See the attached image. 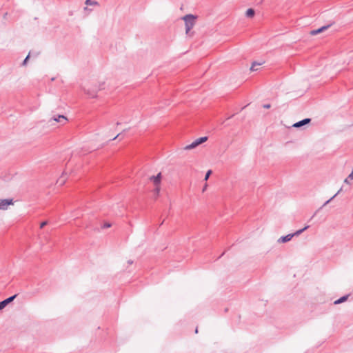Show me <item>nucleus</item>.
Segmentation results:
<instances>
[{"label":"nucleus","mask_w":353,"mask_h":353,"mask_svg":"<svg viewBox=\"0 0 353 353\" xmlns=\"http://www.w3.org/2000/svg\"><path fill=\"white\" fill-rule=\"evenodd\" d=\"M196 16L189 14L185 15L182 19L185 21V32L188 34L195 24Z\"/></svg>","instance_id":"f257e3e1"},{"label":"nucleus","mask_w":353,"mask_h":353,"mask_svg":"<svg viewBox=\"0 0 353 353\" xmlns=\"http://www.w3.org/2000/svg\"><path fill=\"white\" fill-rule=\"evenodd\" d=\"M104 89V82H101L99 83L98 88H93L91 89H85L84 88V92L87 94L90 97L94 98L97 97V92L98 90H101Z\"/></svg>","instance_id":"f03ea898"},{"label":"nucleus","mask_w":353,"mask_h":353,"mask_svg":"<svg viewBox=\"0 0 353 353\" xmlns=\"http://www.w3.org/2000/svg\"><path fill=\"white\" fill-rule=\"evenodd\" d=\"M207 140H208L207 137H200V138L196 139L194 141H193L191 144H189V145L185 146L183 148V149L185 150L194 149V148H196L198 145H199L200 144L205 142Z\"/></svg>","instance_id":"7ed1b4c3"},{"label":"nucleus","mask_w":353,"mask_h":353,"mask_svg":"<svg viewBox=\"0 0 353 353\" xmlns=\"http://www.w3.org/2000/svg\"><path fill=\"white\" fill-rule=\"evenodd\" d=\"M10 205H14L12 199H0V210H6Z\"/></svg>","instance_id":"20e7f679"},{"label":"nucleus","mask_w":353,"mask_h":353,"mask_svg":"<svg viewBox=\"0 0 353 353\" xmlns=\"http://www.w3.org/2000/svg\"><path fill=\"white\" fill-rule=\"evenodd\" d=\"M17 297V294L11 296L2 301H0V310H3L8 304L11 303Z\"/></svg>","instance_id":"39448f33"},{"label":"nucleus","mask_w":353,"mask_h":353,"mask_svg":"<svg viewBox=\"0 0 353 353\" xmlns=\"http://www.w3.org/2000/svg\"><path fill=\"white\" fill-rule=\"evenodd\" d=\"M293 238V234H288L285 236H281L278 240H277V243H287L290 241H291V239Z\"/></svg>","instance_id":"423d86ee"},{"label":"nucleus","mask_w":353,"mask_h":353,"mask_svg":"<svg viewBox=\"0 0 353 353\" xmlns=\"http://www.w3.org/2000/svg\"><path fill=\"white\" fill-rule=\"evenodd\" d=\"M150 180L153 181L155 185H159L161 180V173L159 172L157 176H150Z\"/></svg>","instance_id":"0eeeda50"},{"label":"nucleus","mask_w":353,"mask_h":353,"mask_svg":"<svg viewBox=\"0 0 353 353\" xmlns=\"http://www.w3.org/2000/svg\"><path fill=\"white\" fill-rule=\"evenodd\" d=\"M311 121V119H309V118H306V119H304L301 121H299L296 123H295L294 125H293V127L294 128H300L304 125H306L307 123H309Z\"/></svg>","instance_id":"6e6552de"},{"label":"nucleus","mask_w":353,"mask_h":353,"mask_svg":"<svg viewBox=\"0 0 353 353\" xmlns=\"http://www.w3.org/2000/svg\"><path fill=\"white\" fill-rule=\"evenodd\" d=\"M330 26V25H327V26H322L318 29L311 30L310 34L316 35V34L321 33V32H323L324 30H327Z\"/></svg>","instance_id":"1a4fd4ad"},{"label":"nucleus","mask_w":353,"mask_h":353,"mask_svg":"<svg viewBox=\"0 0 353 353\" xmlns=\"http://www.w3.org/2000/svg\"><path fill=\"white\" fill-rule=\"evenodd\" d=\"M66 174H67L66 172H63L62 176L59 179H57V184H58L59 186L63 185L65 183V181H66V176H65Z\"/></svg>","instance_id":"9d476101"},{"label":"nucleus","mask_w":353,"mask_h":353,"mask_svg":"<svg viewBox=\"0 0 353 353\" xmlns=\"http://www.w3.org/2000/svg\"><path fill=\"white\" fill-rule=\"evenodd\" d=\"M53 120L57 122L65 123L68 120L64 115H58L57 117H53Z\"/></svg>","instance_id":"9b49d317"},{"label":"nucleus","mask_w":353,"mask_h":353,"mask_svg":"<svg viewBox=\"0 0 353 353\" xmlns=\"http://www.w3.org/2000/svg\"><path fill=\"white\" fill-rule=\"evenodd\" d=\"M348 297H349V294L343 296L342 297H341L339 299L336 300L334 302V304L338 305V304L342 303L346 301L347 300Z\"/></svg>","instance_id":"f8f14e48"},{"label":"nucleus","mask_w":353,"mask_h":353,"mask_svg":"<svg viewBox=\"0 0 353 353\" xmlns=\"http://www.w3.org/2000/svg\"><path fill=\"white\" fill-rule=\"evenodd\" d=\"M310 226L309 225H306L302 229H300L297 231H296L294 233H292L291 234H293V237L294 236H299L303 232H304L305 230H307Z\"/></svg>","instance_id":"ddd939ff"},{"label":"nucleus","mask_w":353,"mask_h":353,"mask_svg":"<svg viewBox=\"0 0 353 353\" xmlns=\"http://www.w3.org/2000/svg\"><path fill=\"white\" fill-rule=\"evenodd\" d=\"M254 13H255V12L252 8H249L247 10L245 15L247 17L251 18V17H254Z\"/></svg>","instance_id":"4468645a"},{"label":"nucleus","mask_w":353,"mask_h":353,"mask_svg":"<svg viewBox=\"0 0 353 353\" xmlns=\"http://www.w3.org/2000/svg\"><path fill=\"white\" fill-rule=\"evenodd\" d=\"M341 191V188L332 196L331 197L329 200H327V201H325L324 203V204L320 208V210L322 209V208H323L324 206H325L327 204H328L334 197H336L338 194Z\"/></svg>","instance_id":"2eb2a0df"},{"label":"nucleus","mask_w":353,"mask_h":353,"mask_svg":"<svg viewBox=\"0 0 353 353\" xmlns=\"http://www.w3.org/2000/svg\"><path fill=\"white\" fill-rule=\"evenodd\" d=\"M262 63H258V62H254L250 68V70H252V71H256L257 70V69L255 68L256 66H259L261 65Z\"/></svg>","instance_id":"dca6fc26"},{"label":"nucleus","mask_w":353,"mask_h":353,"mask_svg":"<svg viewBox=\"0 0 353 353\" xmlns=\"http://www.w3.org/2000/svg\"><path fill=\"white\" fill-rule=\"evenodd\" d=\"M85 3L86 5H96V4H97V2L92 1V0H85Z\"/></svg>","instance_id":"f3484780"},{"label":"nucleus","mask_w":353,"mask_h":353,"mask_svg":"<svg viewBox=\"0 0 353 353\" xmlns=\"http://www.w3.org/2000/svg\"><path fill=\"white\" fill-rule=\"evenodd\" d=\"M211 174H212V170H209L206 172V174H205V176L204 180H205V181H207V180L209 179L210 176L211 175Z\"/></svg>","instance_id":"a211bd4d"},{"label":"nucleus","mask_w":353,"mask_h":353,"mask_svg":"<svg viewBox=\"0 0 353 353\" xmlns=\"http://www.w3.org/2000/svg\"><path fill=\"white\" fill-rule=\"evenodd\" d=\"M30 58V54H28V55L25 58V59L23 60V63H22V65H26L27 64V62H28V60Z\"/></svg>","instance_id":"6ab92c4d"},{"label":"nucleus","mask_w":353,"mask_h":353,"mask_svg":"<svg viewBox=\"0 0 353 353\" xmlns=\"http://www.w3.org/2000/svg\"><path fill=\"white\" fill-rule=\"evenodd\" d=\"M154 192L157 194V196L159 194L160 188L159 185H156V188H154Z\"/></svg>","instance_id":"aec40b11"},{"label":"nucleus","mask_w":353,"mask_h":353,"mask_svg":"<svg viewBox=\"0 0 353 353\" xmlns=\"http://www.w3.org/2000/svg\"><path fill=\"white\" fill-rule=\"evenodd\" d=\"M48 224V222L47 221H43L40 224V228H43L45 225H46Z\"/></svg>","instance_id":"412c9836"},{"label":"nucleus","mask_w":353,"mask_h":353,"mask_svg":"<svg viewBox=\"0 0 353 353\" xmlns=\"http://www.w3.org/2000/svg\"><path fill=\"white\" fill-rule=\"evenodd\" d=\"M111 226V224L109 223H106L103 225V228H108Z\"/></svg>","instance_id":"4be33fe9"},{"label":"nucleus","mask_w":353,"mask_h":353,"mask_svg":"<svg viewBox=\"0 0 353 353\" xmlns=\"http://www.w3.org/2000/svg\"><path fill=\"white\" fill-rule=\"evenodd\" d=\"M263 108L268 109L270 108V104H265V105H263Z\"/></svg>","instance_id":"5701e85b"},{"label":"nucleus","mask_w":353,"mask_h":353,"mask_svg":"<svg viewBox=\"0 0 353 353\" xmlns=\"http://www.w3.org/2000/svg\"><path fill=\"white\" fill-rule=\"evenodd\" d=\"M121 133L118 134L115 137H114V138L112 139V140H115L116 139H117L118 137H119L121 136Z\"/></svg>","instance_id":"b1692460"},{"label":"nucleus","mask_w":353,"mask_h":353,"mask_svg":"<svg viewBox=\"0 0 353 353\" xmlns=\"http://www.w3.org/2000/svg\"><path fill=\"white\" fill-rule=\"evenodd\" d=\"M349 179H350V178H346L345 180H344V183H349Z\"/></svg>","instance_id":"393cba45"},{"label":"nucleus","mask_w":353,"mask_h":353,"mask_svg":"<svg viewBox=\"0 0 353 353\" xmlns=\"http://www.w3.org/2000/svg\"><path fill=\"white\" fill-rule=\"evenodd\" d=\"M207 186H208V185H207V184H205V185H204V187H203V192H204V191L206 190Z\"/></svg>","instance_id":"a878e982"},{"label":"nucleus","mask_w":353,"mask_h":353,"mask_svg":"<svg viewBox=\"0 0 353 353\" xmlns=\"http://www.w3.org/2000/svg\"><path fill=\"white\" fill-rule=\"evenodd\" d=\"M132 263H133V261L132 260H129L128 261V263L130 264V265L132 264Z\"/></svg>","instance_id":"bb28decb"},{"label":"nucleus","mask_w":353,"mask_h":353,"mask_svg":"<svg viewBox=\"0 0 353 353\" xmlns=\"http://www.w3.org/2000/svg\"><path fill=\"white\" fill-rule=\"evenodd\" d=\"M195 332H196V333H197V332H198V329H197V328H196V330H195Z\"/></svg>","instance_id":"cd10ccee"}]
</instances>
